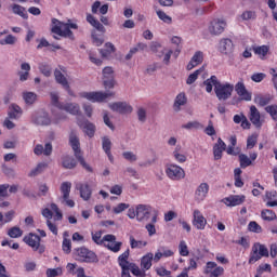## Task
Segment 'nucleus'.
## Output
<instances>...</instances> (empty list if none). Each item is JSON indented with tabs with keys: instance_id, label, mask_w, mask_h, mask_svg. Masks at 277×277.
I'll list each match as a JSON object with an SVG mask.
<instances>
[{
	"instance_id": "72a5a7b5",
	"label": "nucleus",
	"mask_w": 277,
	"mask_h": 277,
	"mask_svg": "<svg viewBox=\"0 0 277 277\" xmlns=\"http://www.w3.org/2000/svg\"><path fill=\"white\" fill-rule=\"evenodd\" d=\"M116 48L113 45L111 42L105 43V49H101L100 53L104 60H107L111 53H115Z\"/></svg>"
},
{
	"instance_id": "6e6552de",
	"label": "nucleus",
	"mask_w": 277,
	"mask_h": 277,
	"mask_svg": "<svg viewBox=\"0 0 277 277\" xmlns=\"http://www.w3.org/2000/svg\"><path fill=\"white\" fill-rule=\"evenodd\" d=\"M224 29H226V19L224 18H214L208 25L210 36H220L224 34Z\"/></svg>"
},
{
	"instance_id": "c756f323",
	"label": "nucleus",
	"mask_w": 277,
	"mask_h": 277,
	"mask_svg": "<svg viewBox=\"0 0 277 277\" xmlns=\"http://www.w3.org/2000/svg\"><path fill=\"white\" fill-rule=\"evenodd\" d=\"M100 10V14H107L109 12V4H104L101 6V1H95L91 8L92 14H97Z\"/></svg>"
},
{
	"instance_id": "f03ea898",
	"label": "nucleus",
	"mask_w": 277,
	"mask_h": 277,
	"mask_svg": "<svg viewBox=\"0 0 277 277\" xmlns=\"http://www.w3.org/2000/svg\"><path fill=\"white\" fill-rule=\"evenodd\" d=\"M69 144L74 150L76 159H78L79 163L87 170V172H93L92 167L85 162L83 156L81 154V143H79V137L76 134L71 133L69 136Z\"/></svg>"
},
{
	"instance_id": "aec40b11",
	"label": "nucleus",
	"mask_w": 277,
	"mask_h": 277,
	"mask_svg": "<svg viewBox=\"0 0 277 277\" xmlns=\"http://www.w3.org/2000/svg\"><path fill=\"white\" fill-rule=\"evenodd\" d=\"M60 109L71 114V116H79L81 114V107L77 103H66L60 106Z\"/></svg>"
},
{
	"instance_id": "393cba45",
	"label": "nucleus",
	"mask_w": 277,
	"mask_h": 277,
	"mask_svg": "<svg viewBox=\"0 0 277 277\" xmlns=\"http://www.w3.org/2000/svg\"><path fill=\"white\" fill-rule=\"evenodd\" d=\"M233 40L226 38L220 41V51L221 53H224V55H230V53H233Z\"/></svg>"
},
{
	"instance_id": "1a4fd4ad",
	"label": "nucleus",
	"mask_w": 277,
	"mask_h": 277,
	"mask_svg": "<svg viewBox=\"0 0 277 277\" xmlns=\"http://www.w3.org/2000/svg\"><path fill=\"white\" fill-rule=\"evenodd\" d=\"M155 215V212L153 213V208L147 205H138L136 206V220L137 222H148L150 217Z\"/></svg>"
},
{
	"instance_id": "2f4dec72",
	"label": "nucleus",
	"mask_w": 277,
	"mask_h": 277,
	"mask_svg": "<svg viewBox=\"0 0 277 277\" xmlns=\"http://www.w3.org/2000/svg\"><path fill=\"white\" fill-rule=\"evenodd\" d=\"M153 259L154 254L153 253H147L141 259V267L143 269H150L153 267Z\"/></svg>"
},
{
	"instance_id": "09e8293b",
	"label": "nucleus",
	"mask_w": 277,
	"mask_h": 277,
	"mask_svg": "<svg viewBox=\"0 0 277 277\" xmlns=\"http://www.w3.org/2000/svg\"><path fill=\"white\" fill-rule=\"evenodd\" d=\"M239 161H240V168L242 169L248 168L252 163V160L246 154L239 155Z\"/></svg>"
},
{
	"instance_id": "6ab92c4d",
	"label": "nucleus",
	"mask_w": 277,
	"mask_h": 277,
	"mask_svg": "<svg viewBox=\"0 0 277 277\" xmlns=\"http://www.w3.org/2000/svg\"><path fill=\"white\" fill-rule=\"evenodd\" d=\"M235 91L237 92L238 96H240L241 101H252V94L248 92L243 81H240L235 85Z\"/></svg>"
},
{
	"instance_id": "052dcab7",
	"label": "nucleus",
	"mask_w": 277,
	"mask_h": 277,
	"mask_svg": "<svg viewBox=\"0 0 277 277\" xmlns=\"http://www.w3.org/2000/svg\"><path fill=\"white\" fill-rule=\"evenodd\" d=\"M182 129H187L188 131H192V129H202V123L198 121H190L182 126Z\"/></svg>"
},
{
	"instance_id": "3c124183",
	"label": "nucleus",
	"mask_w": 277,
	"mask_h": 277,
	"mask_svg": "<svg viewBox=\"0 0 277 277\" xmlns=\"http://www.w3.org/2000/svg\"><path fill=\"white\" fill-rule=\"evenodd\" d=\"M39 70L44 77H50L52 75V68L47 63H41L39 65Z\"/></svg>"
},
{
	"instance_id": "bb28decb",
	"label": "nucleus",
	"mask_w": 277,
	"mask_h": 277,
	"mask_svg": "<svg viewBox=\"0 0 277 277\" xmlns=\"http://www.w3.org/2000/svg\"><path fill=\"white\" fill-rule=\"evenodd\" d=\"M8 116L10 120H18L21 116H23V109L18 107L16 104H12L9 107Z\"/></svg>"
},
{
	"instance_id": "0eeeda50",
	"label": "nucleus",
	"mask_w": 277,
	"mask_h": 277,
	"mask_svg": "<svg viewBox=\"0 0 277 277\" xmlns=\"http://www.w3.org/2000/svg\"><path fill=\"white\" fill-rule=\"evenodd\" d=\"M24 243H27L35 252H39V254H44V246L40 243V236L30 233L23 238Z\"/></svg>"
},
{
	"instance_id": "7ed1b4c3",
	"label": "nucleus",
	"mask_w": 277,
	"mask_h": 277,
	"mask_svg": "<svg viewBox=\"0 0 277 277\" xmlns=\"http://www.w3.org/2000/svg\"><path fill=\"white\" fill-rule=\"evenodd\" d=\"M74 259L79 263H96V253L85 247L74 249Z\"/></svg>"
},
{
	"instance_id": "f3484780",
	"label": "nucleus",
	"mask_w": 277,
	"mask_h": 277,
	"mask_svg": "<svg viewBox=\"0 0 277 277\" xmlns=\"http://www.w3.org/2000/svg\"><path fill=\"white\" fill-rule=\"evenodd\" d=\"M249 120L256 127V129H261L263 127V120H261V111L256 108V106L250 107Z\"/></svg>"
},
{
	"instance_id": "a19ab883",
	"label": "nucleus",
	"mask_w": 277,
	"mask_h": 277,
	"mask_svg": "<svg viewBox=\"0 0 277 277\" xmlns=\"http://www.w3.org/2000/svg\"><path fill=\"white\" fill-rule=\"evenodd\" d=\"M136 116H137V120L138 122H141L142 124H144V122H146L147 118H148V114L146 111V108L144 107H138L137 111H136Z\"/></svg>"
},
{
	"instance_id": "e2e57ef3",
	"label": "nucleus",
	"mask_w": 277,
	"mask_h": 277,
	"mask_svg": "<svg viewBox=\"0 0 277 277\" xmlns=\"http://www.w3.org/2000/svg\"><path fill=\"white\" fill-rule=\"evenodd\" d=\"M179 252L181 256H189V250L187 249V243L185 240H182L179 245Z\"/></svg>"
},
{
	"instance_id": "a878e982",
	"label": "nucleus",
	"mask_w": 277,
	"mask_h": 277,
	"mask_svg": "<svg viewBox=\"0 0 277 277\" xmlns=\"http://www.w3.org/2000/svg\"><path fill=\"white\" fill-rule=\"evenodd\" d=\"M205 60V54L200 51H197L194 56L192 57L190 62L187 65V70H194L196 66H199V64Z\"/></svg>"
},
{
	"instance_id": "a211bd4d",
	"label": "nucleus",
	"mask_w": 277,
	"mask_h": 277,
	"mask_svg": "<svg viewBox=\"0 0 277 277\" xmlns=\"http://www.w3.org/2000/svg\"><path fill=\"white\" fill-rule=\"evenodd\" d=\"M223 202L226 207H238L239 205H243L246 202V196L243 195H230L223 199Z\"/></svg>"
},
{
	"instance_id": "338daca9",
	"label": "nucleus",
	"mask_w": 277,
	"mask_h": 277,
	"mask_svg": "<svg viewBox=\"0 0 277 277\" xmlns=\"http://www.w3.org/2000/svg\"><path fill=\"white\" fill-rule=\"evenodd\" d=\"M131 273L133 274V276H136V277H146V271L140 269V266L135 264L134 266H132Z\"/></svg>"
},
{
	"instance_id": "4be33fe9",
	"label": "nucleus",
	"mask_w": 277,
	"mask_h": 277,
	"mask_svg": "<svg viewBox=\"0 0 277 277\" xmlns=\"http://www.w3.org/2000/svg\"><path fill=\"white\" fill-rule=\"evenodd\" d=\"M208 194H209V184L201 183L195 192L196 200H198L199 202H202V200L207 198Z\"/></svg>"
},
{
	"instance_id": "c85d7f7f",
	"label": "nucleus",
	"mask_w": 277,
	"mask_h": 277,
	"mask_svg": "<svg viewBox=\"0 0 277 277\" xmlns=\"http://www.w3.org/2000/svg\"><path fill=\"white\" fill-rule=\"evenodd\" d=\"M186 104H187V96L185 95V93L177 94L173 104L174 111H181V107H183V105H186Z\"/></svg>"
},
{
	"instance_id": "ea45409f",
	"label": "nucleus",
	"mask_w": 277,
	"mask_h": 277,
	"mask_svg": "<svg viewBox=\"0 0 277 277\" xmlns=\"http://www.w3.org/2000/svg\"><path fill=\"white\" fill-rule=\"evenodd\" d=\"M254 103H256V105H260V107H265V105H269V103H272V96H256L254 98Z\"/></svg>"
},
{
	"instance_id": "b1692460",
	"label": "nucleus",
	"mask_w": 277,
	"mask_h": 277,
	"mask_svg": "<svg viewBox=\"0 0 277 277\" xmlns=\"http://www.w3.org/2000/svg\"><path fill=\"white\" fill-rule=\"evenodd\" d=\"M103 236V233L96 232L95 234H92V240L94 243H97V246H101L104 241H116V237L111 234L105 235L103 239L101 237Z\"/></svg>"
},
{
	"instance_id": "0e129e2a",
	"label": "nucleus",
	"mask_w": 277,
	"mask_h": 277,
	"mask_svg": "<svg viewBox=\"0 0 277 277\" xmlns=\"http://www.w3.org/2000/svg\"><path fill=\"white\" fill-rule=\"evenodd\" d=\"M91 36H92L93 44H95V47H101L103 42H105V39H103L102 36H98L95 30L92 31Z\"/></svg>"
},
{
	"instance_id": "412c9836",
	"label": "nucleus",
	"mask_w": 277,
	"mask_h": 277,
	"mask_svg": "<svg viewBox=\"0 0 277 277\" xmlns=\"http://www.w3.org/2000/svg\"><path fill=\"white\" fill-rule=\"evenodd\" d=\"M78 124L80 129L83 130L85 135H88V137H94V133H96V126L94 123L85 120L83 122H79Z\"/></svg>"
},
{
	"instance_id": "69168bd1",
	"label": "nucleus",
	"mask_w": 277,
	"mask_h": 277,
	"mask_svg": "<svg viewBox=\"0 0 277 277\" xmlns=\"http://www.w3.org/2000/svg\"><path fill=\"white\" fill-rule=\"evenodd\" d=\"M265 111L272 116L273 120H277V105L266 106Z\"/></svg>"
},
{
	"instance_id": "774afa93",
	"label": "nucleus",
	"mask_w": 277,
	"mask_h": 277,
	"mask_svg": "<svg viewBox=\"0 0 277 277\" xmlns=\"http://www.w3.org/2000/svg\"><path fill=\"white\" fill-rule=\"evenodd\" d=\"M122 157L127 160V161H137V155H135L133 151H123Z\"/></svg>"
},
{
	"instance_id": "f704fd0d",
	"label": "nucleus",
	"mask_w": 277,
	"mask_h": 277,
	"mask_svg": "<svg viewBox=\"0 0 277 277\" xmlns=\"http://www.w3.org/2000/svg\"><path fill=\"white\" fill-rule=\"evenodd\" d=\"M13 14H17L22 18L28 19L29 16L27 15L26 9L21 4H13L11 5Z\"/></svg>"
},
{
	"instance_id": "5fc2aeb1",
	"label": "nucleus",
	"mask_w": 277,
	"mask_h": 277,
	"mask_svg": "<svg viewBox=\"0 0 277 277\" xmlns=\"http://www.w3.org/2000/svg\"><path fill=\"white\" fill-rule=\"evenodd\" d=\"M102 148L105 153L111 151V140H109V136L102 137Z\"/></svg>"
},
{
	"instance_id": "4d7b16f0",
	"label": "nucleus",
	"mask_w": 277,
	"mask_h": 277,
	"mask_svg": "<svg viewBox=\"0 0 277 277\" xmlns=\"http://www.w3.org/2000/svg\"><path fill=\"white\" fill-rule=\"evenodd\" d=\"M261 259H263L262 255L259 254L256 249H253V247H252L251 255H250V259H249V264L253 265V263H256V261H261Z\"/></svg>"
},
{
	"instance_id": "58836bf2",
	"label": "nucleus",
	"mask_w": 277,
	"mask_h": 277,
	"mask_svg": "<svg viewBox=\"0 0 277 277\" xmlns=\"http://www.w3.org/2000/svg\"><path fill=\"white\" fill-rule=\"evenodd\" d=\"M253 249H256L258 254L262 255V258L269 256V250L265 245H261V242H255Z\"/></svg>"
},
{
	"instance_id": "79ce46f5",
	"label": "nucleus",
	"mask_w": 277,
	"mask_h": 277,
	"mask_svg": "<svg viewBox=\"0 0 277 277\" xmlns=\"http://www.w3.org/2000/svg\"><path fill=\"white\" fill-rule=\"evenodd\" d=\"M44 170H47V163L41 162V163L37 164V167L30 171L28 176H38V174H42V172H44Z\"/></svg>"
},
{
	"instance_id": "423d86ee",
	"label": "nucleus",
	"mask_w": 277,
	"mask_h": 277,
	"mask_svg": "<svg viewBox=\"0 0 277 277\" xmlns=\"http://www.w3.org/2000/svg\"><path fill=\"white\" fill-rule=\"evenodd\" d=\"M114 92H82L80 93L81 98H87L91 103H103V101H107L109 96H114Z\"/></svg>"
},
{
	"instance_id": "c9c22d12",
	"label": "nucleus",
	"mask_w": 277,
	"mask_h": 277,
	"mask_svg": "<svg viewBox=\"0 0 277 277\" xmlns=\"http://www.w3.org/2000/svg\"><path fill=\"white\" fill-rule=\"evenodd\" d=\"M155 224H157V213L153 214L151 222L145 226L149 237H153V235H157V228H155Z\"/></svg>"
},
{
	"instance_id": "864d4df0",
	"label": "nucleus",
	"mask_w": 277,
	"mask_h": 277,
	"mask_svg": "<svg viewBox=\"0 0 277 277\" xmlns=\"http://www.w3.org/2000/svg\"><path fill=\"white\" fill-rule=\"evenodd\" d=\"M8 235L12 239H17L18 237H23V232L19 227H12L11 229H9Z\"/></svg>"
},
{
	"instance_id": "7c9ffc66",
	"label": "nucleus",
	"mask_w": 277,
	"mask_h": 277,
	"mask_svg": "<svg viewBox=\"0 0 277 277\" xmlns=\"http://www.w3.org/2000/svg\"><path fill=\"white\" fill-rule=\"evenodd\" d=\"M21 70L24 71H18L19 81H27V79H29V70H31V65H29V63H22Z\"/></svg>"
},
{
	"instance_id": "680f3d73",
	"label": "nucleus",
	"mask_w": 277,
	"mask_h": 277,
	"mask_svg": "<svg viewBox=\"0 0 277 277\" xmlns=\"http://www.w3.org/2000/svg\"><path fill=\"white\" fill-rule=\"evenodd\" d=\"M248 228L251 233H263V228L256 221H251L248 225Z\"/></svg>"
},
{
	"instance_id": "37998d69",
	"label": "nucleus",
	"mask_w": 277,
	"mask_h": 277,
	"mask_svg": "<svg viewBox=\"0 0 277 277\" xmlns=\"http://www.w3.org/2000/svg\"><path fill=\"white\" fill-rule=\"evenodd\" d=\"M205 70V67H201L197 70H195L193 74H190L186 80L187 85H192V83H196V80L198 79V76L200 72Z\"/></svg>"
},
{
	"instance_id": "473e14b6",
	"label": "nucleus",
	"mask_w": 277,
	"mask_h": 277,
	"mask_svg": "<svg viewBox=\"0 0 277 277\" xmlns=\"http://www.w3.org/2000/svg\"><path fill=\"white\" fill-rule=\"evenodd\" d=\"M217 83H220V81L217 80V77L212 76L209 79L203 81V85L206 87V92L211 93L213 92V85L214 88L217 85Z\"/></svg>"
},
{
	"instance_id": "cd10ccee",
	"label": "nucleus",
	"mask_w": 277,
	"mask_h": 277,
	"mask_svg": "<svg viewBox=\"0 0 277 277\" xmlns=\"http://www.w3.org/2000/svg\"><path fill=\"white\" fill-rule=\"evenodd\" d=\"M87 23H90L92 27H94V29L101 34H105V26H103V24H101V22H98V19H96V17H94L92 14L87 15Z\"/></svg>"
},
{
	"instance_id": "603ef678",
	"label": "nucleus",
	"mask_w": 277,
	"mask_h": 277,
	"mask_svg": "<svg viewBox=\"0 0 277 277\" xmlns=\"http://www.w3.org/2000/svg\"><path fill=\"white\" fill-rule=\"evenodd\" d=\"M108 250H111V252H120V248L122 246V242H116V240L108 241L107 245H105Z\"/></svg>"
},
{
	"instance_id": "de8ad7c7",
	"label": "nucleus",
	"mask_w": 277,
	"mask_h": 277,
	"mask_svg": "<svg viewBox=\"0 0 277 277\" xmlns=\"http://www.w3.org/2000/svg\"><path fill=\"white\" fill-rule=\"evenodd\" d=\"M181 150V147H176L173 151V157L175 161H179V163H185L187 161V156L179 153Z\"/></svg>"
},
{
	"instance_id": "5701e85b",
	"label": "nucleus",
	"mask_w": 277,
	"mask_h": 277,
	"mask_svg": "<svg viewBox=\"0 0 277 277\" xmlns=\"http://www.w3.org/2000/svg\"><path fill=\"white\" fill-rule=\"evenodd\" d=\"M226 150V143L222 141L221 138H217V142L213 146V155L215 161H219V159H222V153Z\"/></svg>"
},
{
	"instance_id": "9d476101",
	"label": "nucleus",
	"mask_w": 277,
	"mask_h": 277,
	"mask_svg": "<svg viewBox=\"0 0 277 277\" xmlns=\"http://www.w3.org/2000/svg\"><path fill=\"white\" fill-rule=\"evenodd\" d=\"M109 109L111 111H117L118 114H132L133 113V106H131L127 102H115L110 103L108 105Z\"/></svg>"
},
{
	"instance_id": "a18cd8bd",
	"label": "nucleus",
	"mask_w": 277,
	"mask_h": 277,
	"mask_svg": "<svg viewBox=\"0 0 277 277\" xmlns=\"http://www.w3.org/2000/svg\"><path fill=\"white\" fill-rule=\"evenodd\" d=\"M253 52L255 53V55L265 57V55H267V53H269V47H267V45L255 47V48H253Z\"/></svg>"
},
{
	"instance_id": "ddd939ff",
	"label": "nucleus",
	"mask_w": 277,
	"mask_h": 277,
	"mask_svg": "<svg viewBox=\"0 0 277 277\" xmlns=\"http://www.w3.org/2000/svg\"><path fill=\"white\" fill-rule=\"evenodd\" d=\"M54 79L56 83H58L60 85H62V88H64V90H66L69 96H72V90H70V83H68V79H66V76H64V74H62L60 69L54 70Z\"/></svg>"
},
{
	"instance_id": "e433bc0d",
	"label": "nucleus",
	"mask_w": 277,
	"mask_h": 277,
	"mask_svg": "<svg viewBox=\"0 0 277 277\" xmlns=\"http://www.w3.org/2000/svg\"><path fill=\"white\" fill-rule=\"evenodd\" d=\"M63 168H65L66 170H72L77 168V161L70 156H65L63 158Z\"/></svg>"
},
{
	"instance_id": "4c0bfd02",
	"label": "nucleus",
	"mask_w": 277,
	"mask_h": 277,
	"mask_svg": "<svg viewBox=\"0 0 277 277\" xmlns=\"http://www.w3.org/2000/svg\"><path fill=\"white\" fill-rule=\"evenodd\" d=\"M23 98L26 105H34V103H36V100L38 98V95L34 92H24Z\"/></svg>"
},
{
	"instance_id": "dca6fc26",
	"label": "nucleus",
	"mask_w": 277,
	"mask_h": 277,
	"mask_svg": "<svg viewBox=\"0 0 277 277\" xmlns=\"http://www.w3.org/2000/svg\"><path fill=\"white\" fill-rule=\"evenodd\" d=\"M76 189L80 193V198H82V200L88 201L92 198V188L88 182L77 184Z\"/></svg>"
},
{
	"instance_id": "2eb2a0df",
	"label": "nucleus",
	"mask_w": 277,
	"mask_h": 277,
	"mask_svg": "<svg viewBox=\"0 0 277 277\" xmlns=\"http://www.w3.org/2000/svg\"><path fill=\"white\" fill-rule=\"evenodd\" d=\"M32 122L38 127H49V124H51V117H49V113L40 111L32 117Z\"/></svg>"
},
{
	"instance_id": "39448f33",
	"label": "nucleus",
	"mask_w": 277,
	"mask_h": 277,
	"mask_svg": "<svg viewBox=\"0 0 277 277\" xmlns=\"http://www.w3.org/2000/svg\"><path fill=\"white\" fill-rule=\"evenodd\" d=\"M70 189H72V183L70 182H63L61 184V194L62 196L58 198L61 205H65L72 209L75 207V200L70 199Z\"/></svg>"
},
{
	"instance_id": "6e6d98bb",
	"label": "nucleus",
	"mask_w": 277,
	"mask_h": 277,
	"mask_svg": "<svg viewBox=\"0 0 277 277\" xmlns=\"http://www.w3.org/2000/svg\"><path fill=\"white\" fill-rule=\"evenodd\" d=\"M240 17L242 21H256V12L254 11H245Z\"/></svg>"
},
{
	"instance_id": "49530a36",
	"label": "nucleus",
	"mask_w": 277,
	"mask_h": 277,
	"mask_svg": "<svg viewBox=\"0 0 277 277\" xmlns=\"http://www.w3.org/2000/svg\"><path fill=\"white\" fill-rule=\"evenodd\" d=\"M130 246L132 249L144 248V247L148 246V242L142 241V240H135V238L133 236H130Z\"/></svg>"
},
{
	"instance_id": "f8f14e48",
	"label": "nucleus",
	"mask_w": 277,
	"mask_h": 277,
	"mask_svg": "<svg viewBox=\"0 0 277 277\" xmlns=\"http://www.w3.org/2000/svg\"><path fill=\"white\" fill-rule=\"evenodd\" d=\"M193 226H195L197 230H205L207 226V219L198 209L194 210L193 212Z\"/></svg>"
},
{
	"instance_id": "20e7f679",
	"label": "nucleus",
	"mask_w": 277,
	"mask_h": 277,
	"mask_svg": "<svg viewBox=\"0 0 277 277\" xmlns=\"http://www.w3.org/2000/svg\"><path fill=\"white\" fill-rule=\"evenodd\" d=\"M234 91H235V85L228 82L226 83L219 82L214 88V92L219 101H228V98L233 96Z\"/></svg>"
},
{
	"instance_id": "f257e3e1",
	"label": "nucleus",
	"mask_w": 277,
	"mask_h": 277,
	"mask_svg": "<svg viewBox=\"0 0 277 277\" xmlns=\"http://www.w3.org/2000/svg\"><path fill=\"white\" fill-rule=\"evenodd\" d=\"M52 24L54 25L51 29L52 34L75 40V35L70 29H79L77 24L70 23V19H68V23L60 22L57 18H53Z\"/></svg>"
},
{
	"instance_id": "9b49d317",
	"label": "nucleus",
	"mask_w": 277,
	"mask_h": 277,
	"mask_svg": "<svg viewBox=\"0 0 277 277\" xmlns=\"http://www.w3.org/2000/svg\"><path fill=\"white\" fill-rule=\"evenodd\" d=\"M167 176L172 181H181V179H185V171L176 164H171L167 169Z\"/></svg>"
},
{
	"instance_id": "4468645a",
	"label": "nucleus",
	"mask_w": 277,
	"mask_h": 277,
	"mask_svg": "<svg viewBox=\"0 0 277 277\" xmlns=\"http://www.w3.org/2000/svg\"><path fill=\"white\" fill-rule=\"evenodd\" d=\"M103 83L106 90L114 88V68L105 67L103 69Z\"/></svg>"
},
{
	"instance_id": "8fccbe9b",
	"label": "nucleus",
	"mask_w": 277,
	"mask_h": 277,
	"mask_svg": "<svg viewBox=\"0 0 277 277\" xmlns=\"http://www.w3.org/2000/svg\"><path fill=\"white\" fill-rule=\"evenodd\" d=\"M2 172L9 179H16V171H14V169L11 167H8V164H2Z\"/></svg>"
},
{
	"instance_id": "bf43d9fd",
	"label": "nucleus",
	"mask_w": 277,
	"mask_h": 277,
	"mask_svg": "<svg viewBox=\"0 0 277 277\" xmlns=\"http://www.w3.org/2000/svg\"><path fill=\"white\" fill-rule=\"evenodd\" d=\"M262 217L266 222H272V220H276V213H274V211H272V210H263Z\"/></svg>"
},
{
	"instance_id": "13d9d810",
	"label": "nucleus",
	"mask_w": 277,
	"mask_h": 277,
	"mask_svg": "<svg viewBox=\"0 0 277 277\" xmlns=\"http://www.w3.org/2000/svg\"><path fill=\"white\" fill-rule=\"evenodd\" d=\"M62 248L65 254H70V252L72 251V242L70 241V239L64 238Z\"/></svg>"
},
{
	"instance_id": "c03bdc74",
	"label": "nucleus",
	"mask_w": 277,
	"mask_h": 277,
	"mask_svg": "<svg viewBox=\"0 0 277 277\" xmlns=\"http://www.w3.org/2000/svg\"><path fill=\"white\" fill-rule=\"evenodd\" d=\"M156 14H157L158 18H160L162 21V23H166L167 25H172V17L170 15H167L166 12H163L161 10H157Z\"/></svg>"
}]
</instances>
